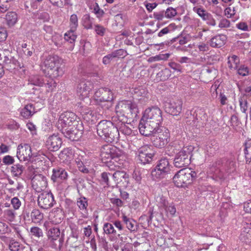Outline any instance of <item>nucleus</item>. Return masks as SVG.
<instances>
[{
  "label": "nucleus",
  "instance_id": "obj_1",
  "mask_svg": "<svg viewBox=\"0 0 251 251\" xmlns=\"http://www.w3.org/2000/svg\"><path fill=\"white\" fill-rule=\"evenodd\" d=\"M58 128L64 135L72 141L78 140L82 136V123L77 120V116L72 112L66 111L59 116Z\"/></svg>",
  "mask_w": 251,
  "mask_h": 251
},
{
  "label": "nucleus",
  "instance_id": "obj_2",
  "mask_svg": "<svg viewBox=\"0 0 251 251\" xmlns=\"http://www.w3.org/2000/svg\"><path fill=\"white\" fill-rule=\"evenodd\" d=\"M162 121V111L159 108L152 106L147 108L139 124L140 133L145 136H149L151 132L160 127Z\"/></svg>",
  "mask_w": 251,
  "mask_h": 251
},
{
  "label": "nucleus",
  "instance_id": "obj_3",
  "mask_svg": "<svg viewBox=\"0 0 251 251\" xmlns=\"http://www.w3.org/2000/svg\"><path fill=\"white\" fill-rule=\"evenodd\" d=\"M60 58L55 55H47L43 56L41 68L46 76L56 78L63 75V72L59 67Z\"/></svg>",
  "mask_w": 251,
  "mask_h": 251
},
{
  "label": "nucleus",
  "instance_id": "obj_4",
  "mask_svg": "<svg viewBox=\"0 0 251 251\" xmlns=\"http://www.w3.org/2000/svg\"><path fill=\"white\" fill-rule=\"evenodd\" d=\"M97 129L99 136L107 142L112 143L117 140L119 137L118 128L109 121H101L97 125Z\"/></svg>",
  "mask_w": 251,
  "mask_h": 251
},
{
  "label": "nucleus",
  "instance_id": "obj_5",
  "mask_svg": "<svg viewBox=\"0 0 251 251\" xmlns=\"http://www.w3.org/2000/svg\"><path fill=\"white\" fill-rule=\"evenodd\" d=\"M197 174L190 168H184L178 171L173 177V182L178 187H185L191 183Z\"/></svg>",
  "mask_w": 251,
  "mask_h": 251
},
{
  "label": "nucleus",
  "instance_id": "obj_6",
  "mask_svg": "<svg viewBox=\"0 0 251 251\" xmlns=\"http://www.w3.org/2000/svg\"><path fill=\"white\" fill-rule=\"evenodd\" d=\"M149 136H151V141L153 145L157 148H163L165 147L169 142L170 132L168 129L163 127H158L151 132Z\"/></svg>",
  "mask_w": 251,
  "mask_h": 251
},
{
  "label": "nucleus",
  "instance_id": "obj_7",
  "mask_svg": "<svg viewBox=\"0 0 251 251\" xmlns=\"http://www.w3.org/2000/svg\"><path fill=\"white\" fill-rule=\"evenodd\" d=\"M115 110L118 116L123 117L120 120L121 121L124 120L125 117H130L133 114L136 115L138 112L137 105L129 100L119 101L116 106Z\"/></svg>",
  "mask_w": 251,
  "mask_h": 251
},
{
  "label": "nucleus",
  "instance_id": "obj_8",
  "mask_svg": "<svg viewBox=\"0 0 251 251\" xmlns=\"http://www.w3.org/2000/svg\"><path fill=\"white\" fill-rule=\"evenodd\" d=\"M194 150L193 146H184L176 155L174 159L175 166L177 168L188 166L190 163L191 157Z\"/></svg>",
  "mask_w": 251,
  "mask_h": 251
},
{
  "label": "nucleus",
  "instance_id": "obj_9",
  "mask_svg": "<svg viewBox=\"0 0 251 251\" xmlns=\"http://www.w3.org/2000/svg\"><path fill=\"white\" fill-rule=\"evenodd\" d=\"M50 246L52 249H60L64 242V234L56 227L50 228L47 233Z\"/></svg>",
  "mask_w": 251,
  "mask_h": 251
},
{
  "label": "nucleus",
  "instance_id": "obj_10",
  "mask_svg": "<svg viewBox=\"0 0 251 251\" xmlns=\"http://www.w3.org/2000/svg\"><path fill=\"white\" fill-rule=\"evenodd\" d=\"M171 165L167 158L159 160L155 168L151 172V176L153 179L158 180L165 177L170 173Z\"/></svg>",
  "mask_w": 251,
  "mask_h": 251
},
{
  "label": "nucleus",
  "instance_id": "obj_11",
  "mask_svg": "<svg viewBox=\"0 0 251 251\" xmlns=\"http://www.w3.org/2000/svg\"><path fill=\"white\" fill-rule=\"evenodd\" d=\"M93 88L94 84L91 81L82 79L77 86V95L80 99L83 100L90 96Z\"/></svg>",
  "mask_w": 251,
  "mask_h": 251
},
{
  "label": "nucleus",
  "instance_id": "obj_12",
  "mask_svg": "<svg viewBox=\"0 0 251 251\" xmlns=\"http://www.w3.org/2000/svg\"><path fill=\"white\" fill-rule=\"evenodd\" d=\"M154 155V151L151 146L145 145L138 150V158L142 164L151 162Z\"/></svg>",
  "mask_w": 251,
  "mask_h": 251
},
{
  "label": "nucleus",
  "instance_id": "obj_13",
  "mask_svg": "<svg viewBox=\"0 0 251 251\" xmlns=\"http://www.w3.org/2000/svg\"><path fill=\"white\" fill-rule=\"evenodd\" d=\"M123 151L111 145H105L100 149V156L102 161L115 156H121Z\"/></svg>",
  "mask_w": 251,
  "mask_h": 251
},
{
  "label": "nucleus",
  "instance_id": "obj_14",
  "mask_svg": "<svg viewBox=\"0 0 251 251\" xmlns=\"http://www.w3.org/2000/svg\"><path fill=\"white\" fill-rule=\"evenodd\" d=\"M182 101L179 99L171 100L164 104L165 111L173 116L178 115L182 111Z\"/></svg>",
  "mask_w": 251,
  "mask_h": 251
},
{
  "label": "nucleus",
  "instance_id": "obj_15",
  "mask_svg": "<svg viewBox=\"0 0 251 251\" xmlns=\"http://www.w3.org/2000/svg\"><path fill=\"white\" fill-rule=\"evenodd\" d=\"M54 203V197L51 193H42L38 196V204L43 209H49L52 207Z\"/></svg>",
  "mask_w": 251,
  "mask_h": 251
},
{
  "label": "nucleus",
  "instance_id": "obj_16",
  "mask_svg": "<svg viewBox=\"0 0 251 251\" xmlns=\"http://www.w3.org/2000/svg\"><path fill=\"white\" fill-rule=\"evenodd\" d=\"M31 156V149L27 144H21L17 147V157L21 161L28 160Z\"/></svg>",
  "mask_w": 251,
  "mask_h": 251
},
{
  "label": "nucleus",
  "instance_id": "obj_17",
  "mask_svg": "<svg viewBox=\"0 0 251 251\" xmlns=\"http://www.w3.org/2000/svg\"><path fill=\"white\" fill-rule=\"evenodd\" d=\"M62 139L58 134H53L48 137L46 142V146L51 151H58L62 145Z\"/></svg>",
  "mask_w": 251,
  "mask_h": 251
},
{
  "label": "nucleus",
  "instance_id": "obj_18",
  "mask_svg": "<svg viewBox=\"0 0 251 251\" xmlns=\"http://www.w3.org/2000/svg\"><path fill=\"white\" fill-rule=\"evenodd\" d=\"M125 156L122 153L121 156H115L110 158L109 161L104 160L109 169L111 171L118 170L123 168L125 161Z\"/></svg>",
  "mask_w": 251,
  "mask_h": 251
},
{
  "label": "nucleus",
  "instance_id": "obj_19",
  "mask_svg": "<svg viewBox=\"0 0 251 251\" xmlns=\"http://www.w3.org/2000/svg\"><path fill=\"white\" fill-rule=\"evenodd\" d=\"M33 185L36 186L41 189L45 188L48 185L47 179L42 174L35 175L32 179Z\"/></svg>",
  "mask_w": 251,
  "mask_h": 251
},
{
  "label": "nucleus",
  "instance_id": "obj_20",
  "mask_svg": "<svg viewBox=\"0 0 251 251\" xmlns=\"http://www.w3.org/2000/svg\"><path fill=\"white\" fill-rule=\"evenodd\" d=\"M68 177V173L65 169L61 168H56L52 170V175L51 179L54 181L59 180H65Z\"/></svg>",
  "mask_w": 251,
  "mask_h": 251
},
{
  "label": "nucleus",
  "instance_id": "obj_21",
  "mask_svg": "<svg viewBox=\"0 0 251 251\" xmlns=\"http://www.w3.org/2000/svg\"><path fill=\"white\" fill-rule=\"evenodd\" d=\"M76 205L78 207L79 211L82 214V217L87 218L88 216V201L87 199L83 197L77 199Z\"/></svg>",
  "mask_w": 251,
  "mask_h": 251
},
{
  "label": "nucleus",
  "instance_id": "obj_22",
  "mask_svg": "<svg viewBox=\"0 0 251 251\" xmlns=\"http://www.w3.org/2000/svg\"><path fill=\"white\" fill-rule=\"evenodd\" d=\"M103 233L110 236L111 241H115L117 239V231L113 225L109 223H105L103 226Z\"/></svg>",
  "mask_w": 251,
  "mask_h": 251
},
{
  "label": "nucleus",
  "instance_id": "obj_23",
  "mask_svg": "<svg viewBox=\"0 0 251 251\" xmlns=\"http://www.w3.org/2000/svg\"><path fill=\"white\" fill-rule=\"evenodd\" d=\"M226 37L223 34L216 35L210 40V45L213 48H220L225 45Z\"/></svg>",
  "mask_w": 251,
  "mask_h": 251
},
{
  "label": "nucleus",
  "instance_id": "obj_24",
  "mask_svg": "<svg viewBox=\"0 0 251 251\" xmlns=\"http://www.w3.org/2000/svg\"><path fill=\"white\" fill-rule=\"evenodd\" d=\"M36 111L33 104H28L26 105L24 108L21 109L20 113L21 116L24 118L28 119L30 118Z\"/></svg>",
  "mask_w": 251,
  "mask_h": 251
},
{
  "label": "nucleus",
  "instance_id": "obj_25",
  "mask_svg": "<svg viewBox=\"0 0 251 251\" xmlns=\"http://www.w3.org/2000/svg\"><path fill=\"white\" fill-rule=\"evenodd\" d=\"M82 115L83 119L88 122H94L96 119V112L89 108H84Z\"/></svg>",
  "mask_w": 251,
  "mask_h": 251
},
{
  "label": "nucleus",
  "instance_id": "obj_26",
  "mask_svg": "<svg viewBox=\"0 0 251 251\" xmlns=\"http://www.w3.org/2000/svg\"><path fill=\"white\" fill-rule=\"evenodd\" d=\"M210 172L213 174V177L217 179L224 180L225 179L228 175L226 172H224L219 168H216L215 167L212 166L210 169Z\"/></svg>",
  "mask_w": 251,
  "mask_h": 251
},
{
  "label": "nucleus",
  "instance_id": "obj_27",
  "mask_svg": "<svg viewBox=\"0 0 251 251\" xmlns=\"http://www.w3.org/2000/svg\"><path fill=\"white\" fill-rule=\"evenodd\" d=\"M101 101H111L114 99L113 94L108 88H101Z\"/></svg>",
  "mask_w": 251,
  "mask_h": 251
},
{
  "label": "nucleus",
  "instance_id": "obj_28",
  "mask_svg": "<svg viewBox=\"0 0 251 251\" xmlns=\"http://www.w3.org/2000/svg\"><path fill=\"white\" fill-rule=\"evenodd\" d=\"M5 19L8 25L12 26L18 21L17 15L14 12H8L6 15Z\"/></svg>",
  "mask_w": 251,
  "mask_h": 251
},
{
  "label": "nucleus",
  "instance_id": "obj_29",
  "mask_svg": "<svg viewBox=\"0 0 251 251\" xmlns=\"http://www.w3.org/2000/svg\"><path fill=\"white\" fill-rule=\"evenodd\" d=\"M73 152L72 149L66 148L63 149L59 154V157L63 161H70L73 157Z\"/></svg>",
  "mask_w": 251,
  "mask_h": 251
},
{
  "label": "nucleus",
  "instance_id": "obj_30",
  "mask_svg": "<svg viewBox=\"0 0 251 251\" xmlns=\"http://www.w3.org/2000/svg\"><path fill=\"white\" fill-rule=\"evenodd\" d=\"M239 62V59L237 56L233 55L229 56L228 58V67L230 69H237Z\"/></svg>",
  "mask_w": 251,
  "mask_h": 251
},
{
  "label": "nucleus",
  "instance_id": "obj_31",
  "mask_svg": "<svg viewBox=\"0 0 251 251\" xmlns=\"http://www.w3.org/2000/svg\"><path fill=\"white\" fill-rule=\"evenodd\" d=\"M90 8L92 10V12L96 15L98 18L100 19L103 16L104 12L100 7L97 3L95 2L91 4Z\"/></svg>",
  "mask_w": 251,
  "mask_h": 251
},
{
  "label": "nucleus",
  "instance_id": "obj_32",
  "mask_svg": "<svg viewBox=\"0 0 251 251\" xmlns=\"http://www.w3.org/2000/svg\"><path fill=\"white\" fill-rule=\"evenodd\" d=\"M171 54L167 53L165 54H159L148 58V62L150 63L159 61L160 60H167L170 56Z\"/></svg>",
  "mask_w": 251,
  "mask_h": 251
},
{
  "label": "nucleus",
  "instance_id": "obj_33",
  "mask_svg": "<svg viewBox=\"0 0 251 251\" xmlns=\"http://www.w3.org/2000/svg\"><path fill=\"white\" fill-rule=\"evenodd\" d=\"M122 219L124 223L126 225V227L131 231L135 230V221L128 218L125 215L122 216Z\"/></svg>",
  "mask_w": 251,
  "mask_h": 251
},
{
  "label": "nucleus",
  "instance_id": "obj_34",
  "mask_svg": "<svg viewBox=\"0 0 251 251\" xmlns=\"http://www.w3.org/2000/svg\"><path fill=\"white\" fill-rule=\"evenodd\" d=\"M156 201L161 212V210H162L165 207H166L169 203L167 199L162 195L157 196L156 198Z\"/></svg>",
  "mask_w": 251,
  "mask_h": 251
},
{
  "label": "nucleus",
  "instance_id": "obj_35",
  "mask_svg": "<svg viewBox=\"0 0 251 251\" xmlns=\"http://www.w3.org/2000/svg\"><path fill=\"white\" fill-rule=\"evenodd\" d=\"M244 153L247 161H251V139L247 141L244 144Z\"/></svg>",
  "mask_w": 251,
  "mask_h": 251
},
{
  "label": "nucleus",
  "instance_id": "obj_36",
  "mask_svg": "<svg viewBox=\"0 0 251 251\" xmlns=\"http://www.w3.org/2000/svg\"><path fill=\"white\" fill-rule=\"evenodd\" d=\"M116 171L113 175V178L116 183H119L122 181L123 178H126L128 177L127 175L125 172Z\"/></svg>",
  "mask_w": 251,
  "mask_h": 251
},
{
  "label": "nucleus",
  "instance_id": "obj_37",
  "mask_svg": "<svg viewBox=\"0 0 251 251\" xmlns=\"http://www.w3.org/2000/svg\"><path fill=\"white\" fill-rule=\"evenodd\" d=\"M75 30L70 29L64 34L65 40L71 44H74L76 38Z\"/></svg>",
  "mask_w": 251,
  "mask_h": 251
},
{
  "label": "nucleus",
  "instance_id": "obj_38",
  "mask_svg": "<svg viewBox=\"0 0 251 251\" xmlns=\"http://www.w3.org/2000/svg\"><path fill=\"white\" fill-rule=\"evenodd\" d=\"M78 25V19L77 16L73 14L71 15L69 19V26L70 29L76 30Z\"/></svg>",
  "mask_w": 251,
  "mask_h": 251
},
{
  "label": "nucleus",
  "instance_id": "obj_39",
  "mask_svg": "<svg viewBox=\"0 0 251 251\" xmlns=\"http://www.w3.org/2000/svg\"><path fill=\"white\" fill-rule=\"evenodd\" d=\"M236 10L234 7H228L225 9V14L228 18L234 17L233 21L238 19L239 16L236 15Z\"/></svg>",
  "mask_w": 251,
  "mask_h": 251
},
{
  "label": "nucleus",
  "instance_id": "obj_40",
  "mask_svg": "<svg viewBox=\"0 0 251 251\" xmlns=\"http://www.w3.org/2000/svg\"><path fill=\"white\" fill-rule=\"evenodd\" d=\"M121 122V125L118 128L119 133L121 132L125 135H130L132 133V130L125 124L126 121L124 120Z\"/></svg>",
  "mask_w": 251,
  "mask_h": 251
},
{
  "label": "nucleus",
  "instance_id": "obj_41",
  "mask_svg": "<svg viewBox=\"0 0 251 251\" xmlns=\"http://www.w3.org/2000/svg\"><path fill=\"white\" fill-rule=\"evenodd\" d=\"M30 233L31 236L38 239L43 236L42 229L38 226L31 227L30 229Z\"/></svg>",
  "mask_w": 251,
  "mask_h": 251
},
{
  "label": "nucleus",
  "instance_id": "obj_42",
  "mask_svg": "<svg viewBox=\"0 0 251 251\" xmlns=\"http://www.w3.org/2000/svg\"><path fill=\"white\" fill-rule=\"evenodd\" d=\"M194 12L198 14V15L204 20L209 14L204 8L201 7L195 6L193 8Z\"/></svg>",
  "mask_w": 251,
  "mask_h": 251
},
{
  "label": "nucleus",
  "instance_id": "obj_43",
  "mask_svg": "<svg viewBox=\"0 0 251 251\" xmlns=\"http://www.w3.org/2000/svg\"><path fill=\"white\" fill-rule=\"evenodd\" d=\"M16 212L12 209H7L4 211L3 217L9 222H13L15 219Z\"/></svg>",
  "mask_w": 251,
  "mask_h": 251
},
{
  "label": "nucleus",
  "instance_id": "obj_44",
  "mask_svg": "<svg viewBox=\"0 0 251 251\" xmlns=\"http://www.w3.org/2000/svg\"><path fill=\"white\" fill-rule=\"evenodd\" d=\"M31 217L35 222H38L43 218V215L38 209H33L31 213Z\"/></svg>",
  "mask_w": 251,
  "mask_h": 251
},
{
  "label": "nucleus",
  "instance_id": "obj_45",
  "mask_svg": "<svg viewBox=\"0 0 251 251\" xmlns=\"http://www.w3.org/2000/svg\"><path fill=\"white\" fill-rule=\"evenodd\" d=\"M163 209L165 210V212L167 216H169V215L173 216L176 212V208L172 203H169L168 205L165 207Z\"/></svg>",
  "mask_w": 251,
  "mask_h": 251
},
{
  "label": "nucleus",
  "instance_id": "obj_46",
  "mask_svg": "<svg viewBox=\"0 0 251 251\" xmlns=\"http://www.w3.org/2000/svg\"><path fill=\"white\" fill-rule=\"evenodd\" d=\"M114 21L116 25L123 26L125 22L126 16L123 14H118L114 16Z\"/></svg>",
  "mask_w": 251,
  "mask_h": 251
},
{
  "label": "nucleus",
  "instance_id": "obj_47",
  "mask_svg": "<svg viewBox=\"0 0 251 251\" xmlns=\"http://www.w3.org/2000/svg\"><path fill=\"white\" fill-rule=\"evenodd\" d=\"M24 170V167L20 164H16L11 167V172L14 176H20Z\"/></svg>",
  "mask_w": 251,
  "mask_h": 251
},
{
  "label": "nucleus",
  "instance_id": "obj_48",
  "mask_svg": "<svg viewBox=\"0 0 251 251\" xmlns=\"http://www.w3.org/2000/svg\"><path fill=\"white\" fill-rule=\"evenodd\" d=\"M236 170V165L234 161L227 162L225 166V172L228 176L233 173Z\"/></svg>",
  "mask_w": 251,
  "mask_h": 251
},
{
  "label": "nucleus",
  "instance_id": "obj_49",
  "mask_svg": "<svg viewBox=\"0 0 251 251\" xmlns=\"http://www.w3.org/2000/svg\"><path fill=\"white\" fill-rule=\"evenodd\" d=\"M75 163L76 165L77 166L78 170L85 174H87L89 173L88 169L85 167L84 165L83 162L81 160V159L80 158H77L75 159Z\"/></svg>",
  "mask_w": 251,
  "mask_h": 251
},
{
  "label": "nucleus",
  "instance_id": "obj_50",
  "mask_svg": "<svg viewBox=\"0 0 251 251\" xmlns=\"http://www.w3.org/2000/svg\"><path fill=\"white\" fill-rule=\"evenodd\" d=\"M121 51H123L122 50H117V53L113 52L112 53L109 54L104 56L102 59V63L104 65H107V64H109L110 63L111 60L113 58L117 57L118 56V53Z\"/></svg>",
  "mask_w": 251,
  "mask_h": 251
},
{
  "label": "nucleus",
  "instance_id": "obj_51",
  "mask_svg": "<svg viewBox=\"0 0 251 251\" xmlns=\"http://www.w3.org/2000/svg\"><path fill=\"white\" fill-rule=\"evenodd\" d=\"M157 75L161 77V79L166 80L171 76V72L169 69L165 68L158 73Z\"/></svg>",
  "mask_w": 251,
  "mask_h": 251
},
{
  "label": "nucleus",
  "instance_id": "obj_52",
  "mask_svg": "<svg viewBox=\"0 0 251 251\" xmlns=\"http://www.w3.org/2000/svg\"><path fill=\"white\" fill-rule=\"evenodd\" d=\"M83 24L84 27L86 29L92 28V22L89 15L84 16Z\"/></svg>",
  "mask_w": 251,
  "mask_h": 251
},
{
  "label": "nucleus",
  "instance_id": "obj_53",
  "mask_svg": "<svg viewBox=\"0 0 251 251\" xmlns=\"http://www.w3.org/2000/svg\"><path fill=\"white\" fill-rule=\"evenodd\" d=\"M239 103L240 105L241 110L243 113H246L248 109V102L245 97H241L239 99Z\"/></svg>",
  "mask_w": 251,
  "mask_h": 251
},
{
  "label": "nucleus",
  "instance_id": "obj_54",
  "mask_svg": "<svg viewBox=\"0 0 251 251\" xmlns=\"http://www.w3.org/2000/svg\"><path fill=\"white\" fill-rule=\"evenodd\" d=\"M177 14L176 10L170 7L168 8L165 12V17L168 19H171L175 17Z\"/></svg>",
  "mask_w": 251,
  "mask_h": 251
},
{
  "label": "nucleus",
  "instance_id": "obj_55",
  "mask_svg": "<svg viewBox=\"0 0 251 251\" xmlns=\"http://www.w3.org/2000/svg\"><path fill=\"white\" fill-rule=\"evenodd\" d=\"M71 230V236L72 237L77 239L78 236V227L74 224H71L70 226Z\"/></svg>",
  "mask_w": 251,
  "mask_h": 251
},
{
  "label": "nucleus",
  "instance_id": "obj_56",
  "mask_svg": "<svg viewBox=\"0 0 251 251\" xmlns=\"http://www.w3.org/2000/svg\"><path fill=\"white\" fill-rule=\"evenodd\" d=\"M50 79L47 81V82L44 83V85L49 88V91L52 90L56 87V82L53 80L54 78L50 77Z\"/></svg>",
  "mask_w": 251,
  "mask_h": 251
},
{
  "label": "nucleus",
  "instance_id": "obj_57",
  "mask_svg": "<svg viewBox=\"0 0 251 251\" xmlns=\"http://www.w3.org/2000/svg\"><path fill=\"white\" fill-rule=\"evenodd\" d=\"M94 29L96 33L101 36H103L105 32V28L100 25H96Z\"/></svg>",
  "mask_w": 251,
  "mask_h": 251
},
{
  "label": "nucleus",
  "instance_id": "obj_58",
  "mask_svg": "<svg viewBox=\"0 0 251 251\" xmlns=\"http://www.w3.org/2000/svg\"><path fill=\"white\" fill-rule=\"evenodd\" d=\"M9 248L11 251H19L21 248L19 242L13 241L9 245Z\"/></svg>",
  "mask_w": 251,
  "mask_h": 251
},
{
  "label": "nucleus",
  "instance_id": "obj_59",
  "mask_svg": "<svg viewBox=\"0 0 251 251\" xmlns=\"http://www.w3.org/2000/svg\"><path fill=\"white\" fill-rule=\"evenodd\" d=\"M11 203L15 210L18 209L21 205V201L17 197L12 198L11 200Z\"/></svg>",
  "mask_w": 251,
  "mask_h": 251
},
{
  "label": "nucleus",
  "instance_id": "obj_60",
  "mask_svg": "<svg viewBox=\"0 0 251 251\" xmlns=\"http://www.w3.org/2000/svg\"><path fill=\"white\" fill-rule=\"evenodd\" d=\"M237 72L239 75L246 76L249 74V69L247 67L242 65L237 68Z\"/></svg>",
  "mask_w": 251,
  "mask_h": 251
},
{
  "label": "nucleus",
  "instance_id": "obj_61",
  "mask_svg": "<svg viewBox=\"0 0 251 251\" xmlns=\"http://www.w3.org/2000/svg\"><path fill=\"white\" fill-rule=\"evenodd\" d=\"M168 65L174 71L179 73L182 72V67L180 64L175 62H171Z\"/></svg>",
  "mask_w": 251,
  "mask_h": 251
},
{
  "label": "nucleus",
  "instance_id": "obj_62",
  "mask_svg": "<svg viewBox=\"0 0 251 251\" xmlns=\"http://www.w3.org/2000/svg\"><path fill=\"white\" fill-rule=\"evenodd\" d=\"M33 84L35 85L43 86L44 85L45 81L42 77L35 76L33 80Z\"/></svg>",
  "mask_w": 251,
  "mask_h": 251
},
{
  "label": "nucleus",
  "instance_id": "obj_63",
  "mask_svg": "<svg viewBox=\"0 0 251 251\" xmlns=\"http://www.w3.org/2000/svg\"><path fill=\"white\" fill-rule=\"evenodd\" d=\"M220 86L219 82H215L211 86L210 88V92L213 96H217V89Z\"/></svg>",
  "mask_w": 251,
  "mask_h": 251
},
{
  "label": "nucleus",
  "instance_id": "obj_64",
  "mask_svg": "<svg viewBox=\"0 0 251 251\" xmlns=\"http://www.w3.org/2000/svg\"><path fill=\"white\" fill-rule=\"evenodd\" d=\"M203 21H205L206 24L209 25L215 26L216 25L215 20L210 14H209Z\"/></svg>",
  "mask_w": 251,
  "mask_h": 251
}]
</instances>
